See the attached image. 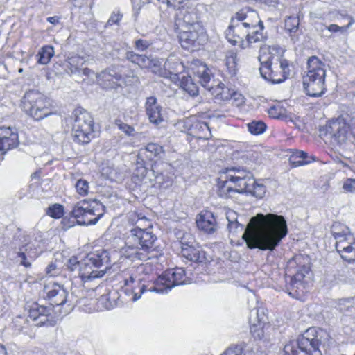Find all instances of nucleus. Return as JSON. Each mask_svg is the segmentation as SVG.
<instances>
[{
  "instance_id": "f257e3e1",
  "label": "nucleus",
  "mask_w": 355,
  "mask_h": 355,
  "mask_svg": "<svg viewBox=\"0 0 355 355\" xmlns=\"http://www.w3.org/2000/svg\"><path fill=\"white\" fill-rule=\"evenodd\" d=\"M287 234V223L284 216L257 214L251 218L242 238L250 249L272 251Z\"/></svg>"
},
{
  "instance_id": "f03ea898",
  "label": "nucleus",
  "mask_w": 355,
  "mask_h": 355,
  "mask_svg": "<svg viewBox=\"0 0 355 355\" xmlns=\"http://www.w3.org/2000/svg\"><path fill=\"white\" fill-rule=\"evenodd\" d=\"M156 236L152 232L139 227L132 228L126 232L124 245L121 248L122 257L132 261H147L157 258L159 250L155 245Z\"/></svg>"
},
{
  "instance_id": "7ed1b4c3",
  "label": "nucleus",
  "mask_w": 355,
  "mask_h": 355,
  "mask_svg": "<svg viewBox=\"0 0 355 355\" xmlns=\"http://www.w3.org/2000/svg\"><path fill=\"white\" fill-rule=\"evenodd\" d=\"M111 257L106 250H99L88 254L81 261L75 257L69 259L67 268L74 278L79 277L83 284L102 277L110 268Z\"/></svg>"
},
{
  "instance_id": "20e7f679",
  "label": "nucleus",
  "mask_w": 355,
  "mask_h": 355,
  "mask_svg": "<svg viewBox=\"0 0 355 355\" xmlns=\"http://www.w3.org/2000/svg\"><path fill=\"white\" fill-rule=\"evenodd\" d=\"M279 50L276 46L261 47L258 58L261 63V75L273 83L283 82L290 74L288 61L273 53H278Z\"/></svg>"
},
{
  "instance_id": "39448f33",
  "label": "nucleus",
  "mask_w": 355,
  "mask_h": 355,
  "mask_svg": "<svg viewBox=\"0 0 355 355\" xmlns=\"http://www.w3.org/2000/svg\"><path fill=\"white\" fill-rule=\"evenodd\" d=\"M326 65L317 56L307 59L306 75L303 76V86L310 96H321L326 91Z\"/></svg>"
},
{
  "instance_id": "423d86ee",
  "label": "nucleus",
  "mask_w": 355,
  "mask_h": 355,
  "mask_svg": "<svg viewBox=\"0 0 355 355\" xmlns=\"http://www.w3.org/2000/svg\"><path fill=\"white\" fill-rule=\"evenodd\" d=\"M324 332L315 328L308 329L297 340H291L284 347V355H322L319 346Z\"/></svg>"
},
{
  "instance_id": "0eeeda50",
  "label": "nucleus",
  "mask_w": 355,
  "mask_h": 355,
  "mask_svg": "<svg viewBox=\"0 0 355 355\" xmlns=\"http://www.w3.org/2000/svg\"><path fill=\"white\" fill-rule=\"evenodd\" d=\"M103 214L104 206L96 200L79 201L71 211V215L80 225H95Z\"/></svg>"
},
{
  "instance_id": "6e6552de",
  "label": "nucleus",
  "mask_w": 355,
  "mask_h": 355,
  "mask_svg": "<svg viewBox=\"0 0 355 355\" xmlns=\"http://www.w3.org/2000/svg\"><path fill=\"white\" fill-rule=\"evenodd\" d=\"M23 109L37 121L53 114L51 101L37 91L26 92L23 98Z\"/></svg>"
},
{
  "instance_id": "1a4fd4ad",
  "label": "nucleus",
  "mask_w": 355,
  "mask_h": 355,
  "mask_svg": "<svg viewBox=\"0 0 355 355\" xmlns=\"http://www.w3.org/2000/svg\"><path fill=\"white\" fill-rule=\"evenodd\" d=\"M257 30L252 31L238 19L233 17L231 24L226 31V37L233 45L243 43L245 39L249 44L262 42L266 39V36L260 31V28Z\"/></svg>"
},
{
  "instance_id": "9d476101",
  "label": "nucleus",
  "mask_w": 355,
  "mask_h": 355,
  "mask_svg": "<svg viewBox=\"0 0 355 355\" xmlns=\"http://www.w3.org/2000/svg\"><path fill=\"white\" fill-rule=\"evenodd\" d=\"M72 134L74 139L82 144H88L93 136L94 121L89 112L77 108L73 112Z\"/></svg>"
},
{
  "instance_id": "9b49d317",
  "label": "nucleus",
  "mask_w": 355,
  "mask_h": 355,
  "mask_svg": "<svg viewBox=\"0 0 355 355\" xmlns=\"http://www.w3.org/2000/svg\"><path fill=\"white\" fill-rule=\"evenodd\" d=\"M230 191H237L238 193H250L257 198H261L265 193V187L256 183L253 178L241 176H230V180L222 187L223 194Z\"/></svg>"
},
{
  "instance_id": "f8f14e48",
  "label": "nucleus",
  "mask_w": 355,
  "mask_h": 355,
  "mask_svg": "<svg viewBox=\"0 0 355 355\" xmlns=\"http://www.w3.org/2000/svg\"><path fill=\"white\" fill-rule=\"evenodd\" d=\"M185 276V271L182 268L169 269L157 278L149 291L160 293H168L175 286L189 283Z\"/></svg>"
},
{
  "instance_id": "ddd939ff",
  "label": "nucleus",
  "mask_w": 355,
  "mask_h": 355,
  "mask_svg": "<svg viewBox=\"0 0 355 355\" xmlns=\"http://www.w3.org/2000/svg\"><path fill=\"white\" fill-rule=\"evenodd\" d=\"M180 42L185 49L198 46L206 40L205 28L202 24H196L189 28H181Z\"/></svg>"
},
{
  "instance_id": "4468645a",
  "label": "nucleus",
  "mask_w": 355,
  "mask_h": 355,
  "mask_svg": "<svg viewBox=\"0 0 355 355\" xmlns=\"http://www.w3.org/2000/svg\"><path fill=\"white\" fill-rule=\"evenodd\" d=\"M193 243V236L189 233L184 234L180 240L181 254L182 257L191 261L201 263L205 260V252L200 246H193L192 245Z\"/></svg>"
},
{
  "instance_id": "2eb2a0df",
  "label": "nucleus",
  "mask_w": 355,
  "mask_h": 355,
  "mask_svg": "<svg viewBox=\"0 0 355 355\" xmlns=\"http://www.w3.org/2000/svg\"><path fill=\"white\" fill-rule=\"evenodd\" d=\"M331 234L336 240V249L343 250L355 245V237L349 229L340 223H334L331 228Z\"/></svg>"
},
{
  "instance_id": "dca6fc26",
  "label": "nucleus",
  "mask_w": 355,
  "mask_h": 355,
  "mask_svg": "<svg viewBox=\"0 0 355 355\" xmlns=\"http://www.w3.org/2000/svg\"><path fill=\"white\" fill-rule=\"evenodd\" d=\"M44 291L53 306H62L67 302L68 292L61 284L49 282L44 286Z\"/></svg>"
},
{
  "instance_id": "f3484780",
  "label": "nucleus",
  "mask_w": 355,
  "mask_h": 355,
  "mask_svg": "<svg viewBox=\"0 0 355 355\" xmlns=\"http://www.w3.org/2000/svg\"><path fill=\"white\" fill-rule=\"evenodd\" d=\"M349 126L343 119L329 121L325 126V135L335 143L343 144L347 139Z\"/></svg>"
},
{
  "instance_id": "a211bd4d",
  "label": "nucleus",
  "mask_w": 355,
  "mask_h": 355,
  "mask_svg": "<svg viewBox=\"0 0 355 355\" xmlns=\"http://www.w3.org/2000/svg\"><path fill=\"white\" fill-rule=\"evenodd\" d=\"M98 82L101 85L107 89H114L123 85H128L130 83L122 78V74L119 73L114 69H106L97 75Z\"/></svg>"
},
{
  "instance_id": "6ab92c4d",
  "label": "nucleus",
  "mask_w": 355,
  "mask_h": 355,
  "mask_svg": "<svg viewBox=\"0 0 355 355\" xmlns=\"http://www.w3.org/2000/svg\"><path fill=\"white\" fill-rule=\"evenodd\" d=\"M18 133L10 127H0V155L5 154L8 150L17 146Z\"/></svg>"
},
{
  "instance_id": "aec40b11",
  "label": "nucleus",
  "mask_w": 355,
  "mask_h": 355,
  "mask_svg": "<svg viewBox=\"0 0 355 355\" xmlns=\"http://www.w3.org/2000/svg\"><path fill=\"white\" fill-rule=\"evenodd\" d=\"M145 110L150 123L158 125L164 121L162 107L157 103L155 97L150 96L146 98Z\"/></svg>"
},
{
  "instance_id": "412c9836",
  "label": "nucleus",
  "mask_w": 355,
  "mask_h": 355,
  "mask_svg": "<svg viewBox=\"0 0 355 355\" xmlns=\"http://www.w3.org/2000/svg\"><path fill=\"white\" fill-rule=\"evenodd\" d=\"M234 17L238 19L240 21L243 22L252 31H258L257 28H260V31L263 32V24L259 19L258 13L254 10H241L240 12H237Z\"/></svg>"
},
{
  "instance_id": "4be33fe9",
  "label": "nucleus",
  "mask_w": 355,
  "mask_h": 355,
  "mask_svg": "<svg viewBox=\"0 0 355 355\" xmlns=\"http://www.w3.org/2000/svg\"><path fill=\"white\" fill-rule=\"evenodd\" d=\"M196 224L199 230L207 234H213L218 229L216 219L214 214L209 211H203L199 214Z\"/></svg>"
},
{
  "instance_id": "5701e85b",
  "label": "nucleus",
  "mask_w": 355,
  "mask_h": 355,
  "mask_svg": "<svg viewBox=\"0 0 355 355\" xmlns=\"http://www.w3.org/2000/svg\"><path fill=\"white\" fill-rule=\"evenodd\" d=\"M51 308L35 304L29 311V317L36 322L37 325H46L49 323V317L51 315Z\"/></svg>"
},
{
  "instance_id": "b1692460",
  "label": "nucleus",
  "mask_w": 355,
  "mask_h": 355,
  "mask_svg": "<svg viewBox=\"0 0 355 355\" xmlns=\"http://www.w3.org/2000/svg\"><path fill=\"white\" fill-rule=\"evenodd\" d=\"M230 176H241V177L243 176V177H246V178L247 177L252 178L251 176L250 173L246 172L245 171H240L239 169H234V168L228 170L226 173H225L224 175H222L219 178V181H218V193L220 197L228 198V197H231L233 193H238L237 191H230L227 193V194H224V195L223 194V193L222 192V187L223 186V184H225L226 183V181L230 180Z\"/></svg>"
},
{
  "instance_id": "393cba45",
  "label": "nucleus",
  "mask_w": 355,
  "mask_h": 355,
  "mask_svg": "<svg viewBox=\"0 0 355 355\" xmlns=\"http://www.w3.org/2000/svg\"><path fill=\"white\" fill-rule=\"evenodd\" d=\"M209 90L212 95L215 96L220 100L222 101H227L230 99V97L234 95V96H239L241 99H243V95L236 92L230 90L229 88L226 87L225 85L222 83H213L210 88H208Z\"/></svg>"
},
{
  "instance_id": "a878e982",
  "label": "nucleus",
  "mask_w": 355,
  "mask_h": 355,
  "mask_svg": "<svg viewBox=\"0 0 355 355\" xmlns=\"http://www.w3.org/2000/svg\"><path fill=\"white\" fill-rule=\"evenodd\" d=\"M257 324H252L250 327V332L256 339L267 338L266 336V331L270 329V325L266 324L265 315L262 311L261 314L259 313V310L257 311Z\"/></svg>"
},
{
  "instance_id": "bb28decb",
  "label": "nucleus",
  "mask_w": 355,
  "mask_h": 355,
  "mask_svg": "<svg viewBox=\"0 0 355 355\" xmlns=\"http://www.w3.org/2000/svg\"><path fill=\"white\" fill-rule=\"evenodd\" d=\"M164 67V69H166L169 72V76L168 78H170L173 80L178 79V73H180L184 68L183 64L180 60L173 56L168 58Z\"/></svg>"
},
{
  "instance_id": "cd10ccee",
  "label": "nucleus",
  "mask_w": 355,
  "mask_h": 355,
  "mask_svg": "<svg viewBox=\"0 0 355 355\" xmlns=\"http://www.w3.org/2000/svg\"><path fill=\"white\" fill-rule=\"evenodd\" d=\"M162 147L157 144H148L144 148H141L138 156L139 159L153 160L155 157L162 153Z\"/></svg>"
},
{
  "instance_id": "c85d7f7f",
  "label": "nucleus",
  "mask_w": 355,
  "mask_h": 355,
  "mask_svg": "<svg viewBox=\"0 0 355 355\" xmlns=\"http://www.w3.org/2000/svg\"><path fill=\"white\" fill-rule=\"evenodd\" d=\"M196 75L202 86L206 88H210L216 81L213 79L211 70L205 64H200L196 71Z\"/></svg>"
},
{
  "instance_id": "c756f323",
  "label": "nucleus",
  "mask_w": 355,
  "mask_h": 355,
  "mask_svg": "<svg viewBox=\"0 0 355 355\" xmlns=\"http://www.w3.org/2000/svg\"><path fill=\"white\" fill-rule=\"evenodd\" d=\"M225 62L229 75L232 77L236 76L238 71L239 62L236 52L234 51H227Z\"/></svg>"
},
{
  "instance_id": "7c9ffc66",
  "label": "nucleus",
  "mask_w": 355,
  "mask_h": 355,
  "mask_svg": "<svg viewBox=\"0 0 355 355\" xmlns=\"http://www.w3.org/2000/svg\"><path fill=\"white\" fill-rule=\"evenodd\" d=\"M313 158L309 157L307 153L304 151L295 150L289 158L290 164L293 167H297L311 163Z\"/></svg>"
},
{
  "instance_id": "2f4dec72",
  "label": "nucleus",
  "mask_w": 355,
  "mask_h": 355,
  "mask_svg": "<svg viewBox=\"0 0 355 355\" xmlns=\"http://www.w3.org/2000/svg\"><path fill=\"white\" fill-rule=\"evenodd\" d=\"M85 62V59L79 55L70 57L67 60V64L65 70L67 73L70 75L79 72Z\"/></svg>"
},
{
  "instance_id": "473e14b6",
  "label": "nucleus",
  "mask_w": 355,
  "mask_h": 355,
  "mask_svg": "<svg viewBox=\"0 0 355 355\" xmlns=\"http://www.w3.org/2000/svg\"><path fill=\"white\" fill-rule=\"evenodd\" d=\"M147 168L144 159H139L137 155V159L135 163V167L132 172V178L135 182H139L143 180L146 175Z\"/></svg>"
},
{
  "instance_id": "72a5a7b5",
  "label": "nucleus",
  "mask_w": 355,
  "mask_h": 355,
  "mask_svg": "<svg viewBox=\"0 0 355 355\" xmlns=\"http://www.w3.org/2000/svg\"><path fill=\"white\" fill-rule=\"evenodd\" d=\"M180 87L191 96H196L198 94V87L191 76H183L180 80Z\"/></svg>"
},
{
  "instance_id": "f704fd0d",
  "label": "nucleus",
  "mask_w": 355,
  "mask_h": 355,
  "mask_svg": "<svg viewBox=\"0 0 355 355\" xmlns=\"http://www.w3.org/2000/svg\"><path fill=\"white\" fill-rule=\"evenodd\" d=\"M125 58L129 61L138 64L141 68H146V66H148L149 64V57L137 54L133 51H128L125 53Z\"/></svg>"
},
{
  "instance_id": "c9c22d12",
  "label": "nucleus",
  "mask_w": 355,
  "mask_h": 355,
  "mask_svg": "<svg viewBox=\"0 0 355 355\" xmlns=\"http://www.w3.org/2000/svg\"><path fill=\"white\" fill-rule=\"evenodd\" d=\"M54 55V49L51 46H44L39 51L37 63L40 64H47Z\"/></svg>"
},
{
  "instance_id": "e433bc0d",
  "label": "nucleus",
  "mask_w": 355,
  "mask_h": 355,
  "mask_svg": "<svg viewBox=\"0 0 355 355\" xmlns=\"http://www.w3.org/2000/svg\"><path fill=\"white\" fill-rule=\"evenodd\" d=\"M196 137L200 139H208L211 137V131L209 125L205 122L198 121L193 127Z\"/></svg>"
},
{
  "instance_id": "4c0bfd02",
  "label": "nucleus",
  "mask_w": 355,
  "mask_h": 355,
  "mask_svg": "<svg viewBox=\"0 0 355 355\" xmlns=\"http://www.w3.org/2000/svg\"><path fill=\"white\" fill-rule=\"evenodd\" d=\"M309 271V267L305 265L302 266L300 268L297 270L292 279V286L293 288L299 289L300 286H302V282L305 275L306 274H308Z\"/></svg>"
},
{
  "instance_id": "58836bf2",
  "label": "nucleus",
  "mask_w": 355,
  "mask_h": 355,
  "mask_svg": "<svg viewBox=\"0 0 355 355\" xmlns=\"http://www.w3.org/2000/svg\"><path fill=\"white\" fill-rule=\"evenodd\" d=\"M138 286L129 289L126 288L124 291L125 293L127 295H132V297L130 299L132 302H135L138 299H139L141 296V294L144 292L146 289V285L141 282V280L138 279Z\"/></svg>"
},
{
  "instance_id": "ea45409f",
  "label": "nucleus",
  "mask_w": 355,
  "mask_h": 355,
  "mask_svg": "<svg viewBox=\"0 0 355 355\" xmlns=\"http://www.w3.org/2000/svg\"><path fill=\"white\" fill-rule=\"evenodd\" d=\"M346 18L349 20V22L347 24V25L346 26H339L336 24H331L330 26H329L328 27H327V28L328 29V31L329 32H333V33H337V32H342V33H344V32H346L347 30L354 23V19H352V17L350 16H348V15H346ZM319 26L320 27H317V29L318 30H320V31H323L324 28H326L325 25L322 24H319Z\"/></svg>"
},
{
  "instance_id": "a19ab883",
  "label": "nucleus",
  "mask_w": 355,
  "mask_h": 355,
  "mask_svg": "<svg viewBox=\"0 0 355 355\" xmlns=\"http://www.w3.org/2000/svg\"><path fill=\"white\" fill-rule=\"evenodd\" d=\"M235 213H228L227 215V219L229 222L227 228L229 232L232 234H235L238 232H242L244 230L243 225L240 224L237 218L234 217Z\"/></svg>"
},
{
  "instance_id": "79ce46f5",
  "label": "nucleus",
  "mask_w": 355,
  "mask_h": 355,
  "mask_svg": "<svg viewBox=\"0 0 355 355\" xmlns=\"http://www.w3.org/2000/svg\"><path fill=\"white\" fill-rule=\"evenodd\" d=\"M64 213V207L58 203L50 205L46 211V215L56 219L62 218Z\"/></svg>"
},
{
  "instance_id": "37998d69",
  "label": "nucleus",
  "mask_w": 355,
  "mask_h": 355,
  "mask_svg": "<svg viewBox=\"0 0 355 355\" xmlns=\"http://www.w3.org/2000/svg\"><path fill=\"white\" fill-rule=\"evenodd\" d=\"M196 24H201L198 21L197 15L195 12H187L182 19L181 28H189Z\"/></svg>"
},
{
  "instance_id": "c03bdc74",
  "label": "nucleus",
  "mask_w": 355,
  "mask_h": 355,
  "mask_svg": "<svg viewBox=\"0 0 355 355\" xmlns=\"http://www.w3.org/2000/svg\"><path fill=\"white\" fill-rule=\"evenodd\" d=\"M340 255L341 258L349 263L355 261V245H352L351 246H347L346 248L343 250H338L337 251Z\"/></svg>"
},
{
  "instance_id": "a18cd8bd",
  "label": "nucleus",
  "mask_w": 355,
  "mask_h": 355,
  "mask_svg": "<svg viewBox=\"0 0 355 355\" xmlns=\"http://www.w3.org/2000/svg\"><path fill=\"white\" fill-rule=\"evenodd\" d=\"M248 128L250 133L253 135H259L266 130V125L261 121H254L248 123Z\"/></svg>"
},
{
  "instance_id": "49530a36",
  "label": "nucleus",
  "mask_w": 355,
  "mask_h": 355,
  "mask_svg": "<svg viewBox=\"0 0 355 355\" xmlns=\"http://www.w3.org/2000/svg\"><path fill=\"white\" fill-rule=\"evenodd\" d=\"M75 187L76 192L79 195L82 196H85L88 194L89 187V182L87 180L83 179L78 180L76 182Z\"/></svg>"
},
{
  "instance_id": "de8ad7c7",
  "label": "nucleus",
  "mask_w": 355,
  "mask_h": 355,
  "mask_svg": "<svg viewBox=\"0 0 355 355\" xmlns=\"http://www.w3.org/2000/svg\"><path fill=\"white\" fill-rule=\"evenodd\" d=\"M300 24V19L297 17L290 16L285 20V28L290 32L296 31Z\"/></svg>"
},
{
  "instance_id": "09e8293b",
  "label": "nucleus",
  "mask_w": 355,
  "mask_h": 355,
  "mask_svg": "<svg viewBox=\"0 0 355 355\" xmlns=\"http://www.w3.org/2000/svg\"><path fill=\"white\" fill-rule=\"evenodd\" d=\"M151 167H152V172L153 174H155V171L154 168V165H152ZM155 175L154 180L155 181L156 184L159 185V187L166 188L171 185V182L168 177L164 178L162 173L157 174V175Z\"/></svg>"
},
{
  "instance_id": "8fccbe9b",
  "label": "nucleus",
  "mask_w": 355,
  "mask_h": 355,
  "mask_svg": "<svg viewBox=\"0 0 355 355\" xmlns=\"http://www.w3.org/2000/svg\"><path fill=\"white\" fill-rule=\"evenodd\" d=\"M354 300V298L341 300L338 304L340 311L342 312L352 311Z\"/></svg>"
},
{
  "instance_id": "3c124183",
  "label": "nucleus",
  "mask_w": 355,
  "mask_h": 355,
  "mask_svg": "<svg viewBox=\"0 0 355 355\" xmlns=\"http://www.w3.org/2000/svg\"><path fill=\"white\" fill-rule=\"evenodd\" d=\"M161 66L162 62L159 61L158 64H155L150 70L155 74L162 77L168 78L169 76V72L166 69H164V67L162 68Z\"/></svg>"
},
{
  "instance_id": "603ef678",
  "label": "nucleus",
  "mask_w": 355,
  "mask_h": 355,
  "mask_svg": "<svg viewBox=\"0 0 355 355\" xmlns=\"http://www.w3.org/2000/svg\"><path fill=\"white\" fill-rule=\"evenodd\" d=\"M284 114V110L279 105H274L269 108L268 114L270 116L277 119Z\"/></svg>"
},
{
  "instance_id": "864d4df0",
  "label": "nucleus",
  "mask_w": 355,
  "mask_h": 355,
  "mask_svg": "<svg viewBox=\"0 0 355 355\" xmlns=\"http://www.w3.org/2000/svg\"><path fill=\"white\" fill-rule=\"evenodd\" d=\"M46 274L50 277H55L60 274V270L56 263H51L46 268Z\"/></svg>"
},
{
  "instance_id": "5fc2aeb1",
  "label": "nucleus",
  "mask_w": 355,
  "mask_h": 355,
  "mask_svg": "<svg viewBox=\"0 0 355 355\" xmlns=\"http://www.w3.org/2000/svg\"><path fill=\"white\" fill-rule=\"evenodd\" d=\"M150 42L147 40L139 39L135 41V47L139 51H144L150 46Z\"/></svg>"
},
{
  "instance_id": "6e6d98bb",
  "label": "nucleus",
  "mask_w": 355,
  "mask_h": 355,
  "mask_svg": "<svg viewBox=\"0 0 355 355\" xmlns=\"http://www.w3.org/2000/svg\"><path fill=\"white\" fill-rule=\"evenodd\" d=\"M122 16L123 15L119 11L113 12L107 22V26L118 24L121 21Z\"/></svg>"
},
{
  "instance_id": "4d7b16f0",
  "label": "nucleus",
  "mask_w": 355,
  "mask_h": 355,
  "mask_svg": "<svg viewBox=\"0 0 355 355\" xmlns=\"http://www.w3.org/2000/svg\"><path fill=\"white\" fill-rule=\"evenodd\" d=\"M343 188L346 192H355V179H347L343 184Z\"/></svg>"
},
{
  "instance_id": "13d9d810",
  "label": "nucleus",
  "mask_w": 355,
  "mask_h": 355,
  "mask_svg": "<svg viewBox=\"0 0 355 355\" xmlns=\"http://www.w3.org/2000/svg\"><path fill=\"white\" fill-rule=\"evenodd\" d=\"M122 78L126 80L127 81H131L129 85H131L132 83H134L138 80V78L137 76H135V73L133 71H128L127 73H124L122 75Z\"/></svg>"
},
{
  "instance_id": "bf43d9fd",
  "label": "nucleus",
  "mask_w": 355,
  "mask_h": 355,
  "mask_svg": "<svg viewBox=\"0 0 355 355\" xmlns=\"http://www.w3.org/2000/svg\"><path fill=\"white\" fill-rule=\"evenodd\" d=\"M135 269L132 268L130 269L126 275H128V277H125L124 279V284L126 286H129L131 284L134 283L135 281V278L133 277L132 271H134Z\"/></svg>"
},
{
  "instance_id": "052dcab7",
  "label": "nucleus",
  "mask_w": 355,
  "mask_h": 355,
  "mask_svg": "<svg viewBox=\"0 0 355 355\" xmlns=\"http://www.w3.org/2000/svg\"><path fill=\"white\" fill-rule=\"evenodd\" d=\"M18 257L19 259L20 264L23 265L26 268H28L31 266V263L30 261H28L26 259V256L24 254V252H19L18 253Z\"/></svg>"
},
{
  "instance_id": "680f3d73",
  "label": "nucleus",
  "mask_w": 355,
  "mask_h": 355,
  "mask_svg": "<svg viewBox=\"0 0 355 355\" xmlns=\"http://www.w3.org/2000/svg\"><path fill=\"white\" fill-rule=\"evenodd\" d=\"M119 128L128 135H132V132H134L133 128L126 124H121Z\"/></svg>"
},
{
  "instance_id": "e2e57ef3",
  "label": "nucleus",
  "mask_w": 355,
  "mask_h": 355,
  "mask_svg": "<svg viewBox=\"0 0 355 355\" xmlns=\"http://www.w3.org/2000/svg\"><path fill=\"white\" fill-rule=\"evenodd\" d=\"M159 61V60L157 59V58H154L151 56L149 57V64L148 65L149 66H146V68L147 69H151L152 67L155 65V64H158V62Z\"/></svg>"
},
{
  "instance_id": "0e129e2a",
  "label": "nucleus",
  "mask_w": 355,
  "mask_h": 355,
  "mask_svg": "<svg viewBox=\"0 0 355 355\" xmlns=\"http://www.w3.org/2000/svg\"><path fill=\"white\" fill-rule=\"evenodd\" d=\"M261 1L271 7H276L279 4V0H261Z\"/></svg>"
},
{
  "instance_id": "69168bd1",
  "label": "nucleus",
  "mask_w": 355,
  "mask_h": 355,
  "mask_svg": "<svg viewBox=\"0 0 355 355\" xmlns=\"http://www.w3.org/2000/svg\"><path fill=\"white\" fill-rule=\"evenodd\" d=\"M47 21L52 24H56L59 21V18L56 16L54 17H49L47 18Z\"/></svg>"
},
{
  "instance_id": "338daca9",
  "label": "nucleus",
  "mask_w": 355,
  "mask_h": 355,
  "mask_svg": "<svg viewBox=\"0 0 355 355\" xmlns=\"http://www.w3.org/2000/svg\"><path fill=\"white\" fill-rule=\"evenodd\" d=\"M82 71V73L83 75L86 76H89L91 75V73H94V72L90 70L89 69L85 67V68H83L80 69Z\"/></svg>"
},
{
  "instance_id": "774afa93",
  "label": "nucleus",
  "mask_w": 355,
  "mask_h": 355,
  "mask_svg": "<svg viewBox=\"0 0 355 355\" xmlns=\"http://www.w3.org/2000/svg\"><path fill=\"white\" fill-rule=\"evenodd\" d=\"M302 259V257L301 256L296 257L293 261H289V264L291 265V264H293L294 263H301V259Z\"/></svg>"
}]
</instances>
